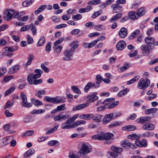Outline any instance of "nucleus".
Wrapping results in <instances>:
<instances>
[{"mask_svg":"<svg viewBox=\"0 0 158 158\" xmlns=\"http://www.w3.org/2000/svg\"><path fill=\"white\" fill-rule=\"evenodd\" d=\"M114 135L110 133H107L103 134H98L94 135L92 136L91 138L94 139L99 140L106 141L104 142V144H110L114 140L113 137Z\"/></svg>","mask_w":158,"mask_h":158,"instance_id":"f257e3e1","label":"nucleus"},{"mask_svg":"<svg viewBox=\"0 0 158 158\" xmlns=\"http://www.w3.org/2000/svg\"><path fill=\"white\" fill-rule=\"evenodd\" d=\"M79 146L80 148L78 154L81 156H84L92 151V147L88 143L80 142Z\"/></svg>","mask_w":158,"mask_h":158,"instance_id":"f03ea898","label":"nucleus"},{"mask_svg":"<svg viewBox=\"0 0 158 158\" xmlns=\"http://www.w3.org/2000/svg\"><path fill=\"white\" fill-rule=\"evenodd\" d=\"M110 149L112 152L110 153V156L114 158H123V156L121 154L123 151L122 148L113 145L111 147Z\"/></svg>","mask_w":158,"mask_h":158,"instance_id":"7ed1b4c3","label":"nucleus"},{"mask_svg":"<svg viewBox=\"0 0 158 158\" xmlns=\"http://www.w3.org/2000/svg\"><path fill=\"white\" fill-rule=\"evenodd\" d=\"M34 72L36 73V74H30L28 75L27 77L28 82L30 85L32 84L33 80L40 78L43 73V71L42 70L38 69H35Z\"/></svg>","mask_w":158,"mask_h":158,"instance_id":"20e7f679","label":"nucleus"},{"mask_svg":"<svg viewBox=\"0 0 158 158\" xmlns=\"http://www.w3.org/2000/svg\"><path fill=\"white\" fill-rule=\"evenodd\" d=\"M150 80L147 78L144 80L142 78L140 79L138 82L137 87L140 89H145L150 84Z\"/></svg>","mask_w":158,"mask_h":158,"instance_id":"39448f33","label":"nucleus"},{"mask_svg":"<svg viewBox=\"0 0 158 158\" xmlns=\"http://www.w3.org/2000/svg\"><path fill=\"white\" fill-rule=\"evenodd\" d=\"M74 53L73 51L69 49L65 50L64 52V57L63 58V60L64 61H69L72 60Z\"/></svg>","mask_w":158,"mask_h":158,"instance_id":"423d86ee","label":"nucleus"},{"mask_svg":"<svg viewBox=\"0 0 158 158\" xmlns=\"http://www.w3.org/2000/svg\"><path fill=\"white\" fill-rule=\"evenodd\" d=\"M21 97L22 98L23 102L22 106L26 108H29L31 106L32 104L27 102V98L26 95L23 93H21Z\"/></svg>","mask_w":158,"mask_h":158,"instance_id":"0eeeda50","label":"nucleus"},{"mask_svg":"<svg viewBox=\"0 0 158 158\" xmlns=\"http://www.w3.org/2000/svg\"><path fill=\"white\" fill-rule=\"evenodd\" d=\"M99 86V83L97 82H96V83H92L91 82H89L85 86L84 90L85 92H87L89 89L98 88Z\"/></svg>","mask_w":158,"mask_h":158,"instance_id":"6e6552de","label":"nucleus"},{"mask_svg":"<svg viewBox=\"0 0 158 158\" xmlns=\"http://www.w3.org/2000/svg\"><path fill=\"white\" fill-rule=\"evenodd\" d=\"M15 13V11L14 10H6L5 13L4 18L6 20H10Z\"/></svg>","mask_w":158,"mask_h":158,"instance_id":"1a4fd4ad","label":"nucleus"},{"mask_svg":"<svg viewBox=\"0 0 158 158\" xmlns=\"http://www.w3.org/2000/svg\"><path fill=\"white\" fill-rule=\"evenodd\" d=\"M97 93L94 92L88 96L85 97V99H88L87 102H93L94 100H97L98 98V97L97 96Z\"/></svg>","mask_w":158,"mask_h":158,"instance_id":"9d476101","label":"nucleus"},{"mask_svg":"<svg viewBox=\"0 0 158 158\" xmlns=\"http://www.w3.org/2000/svg\"><path fill=\"white\" fill-rule=\"evenodd\" d=\"M69 115H62L61 114H59L54 118L55 121H58L59 122L65 120L66 119H69L70 118Z\"/></svg>","mask_w":158,"mask_h":158,"instance_id":"9b49d317","label":"nucleus"},{"mask_svg":"<svg viewBox=\"0 0 158 158\" xmlns=\"http://www.w3.org/2000/svg\"><path fill=\"white\" fill-rule=\"evenodd\" d=\"M44 100L47 102H51L52 103H58L63 102L61 101V99H58L56 98H51L47 96L44 97Z\"/></svg>","mask_w":158,"mask_h":158,"instance_id":"f8f14e48","label":"nucleus"},{"mask_svg":"<svg viewBox=\"0 0 158 158\" xmlns=\"http://www.w3.org/2000/svg\"><path fill=\"white\" fill-rule=\"evenodd\" d=\"M114 116L113 113H111L106 115L103 118L102 123L104 125L108 123L113 119Z\"/></svg>","mask_w":158,"mask_h":158,"instance_id":"ddd939ff","label":"nucleus"},{"mask_svg":"<svg viewBox=\"0 0 158 158\" xmlns=\"http://www.w3.org/2000/svg\"><path fill=\"white\" fill-rule=\"evenodd\" d=\"M129 19L132 20L138 19L139 18L138 13L133 11H129L128 14Z\"/></svg>","mask_w":158,"mask_h":158,"instance_id":"4468645a","label":"nucleus"},{"mask_svg":"<svg viewBox=\"0 0 158 158\" xmlns=\"http://www.w3.org/2000/svg\"><path fill=\"white\" fill-rule=\"evenodd\" d=\"M135 143L136 145L139 147H146L147 146V141L145 139H142L141 140H136Z\"/></svg>","mask_w":158,"mask_h":158,"instance_id":"2eb2a0df","label":"nucleus"},{"mask_svg":"<svg viewBox=\"0 0 158 158\" xmlns=\"http://www.w3.org/2000/svg\"><path fill=\"white\" fill-rule=\"evenodd\" d=\"M126 45V42L124 41L121 40L117 43L116 47L118 50L121 51L125 48Z\"/></svg>","mask_w":158,"mask_h":158,"instance_id":"dca6fc26","label":"nucleus"},{"mask_svg":"<svg viewBox=\"0 0 158 158\" xmlns=\"http://www.w3.org/2000/svg\"><path fill=\"white\" fill-rule=\"evenodd\" d=\"M127 34V30L124 27L122 28L119 32V36L122 38H125Z\"/></svg>","mask_w":158,"mask_h":158,"instance_id":"f3484780","label":"nucleus"},{"mask_svg":"<svg viewBox=\"0 0 158 158\" xmlns=\"http://www.w3.org/2000/svg\"><path fill=\"white\" fill-rule=\"evenodd\" d=\"M153 48V47L152 46L146 44L142 45L140 47L141 50L147 53L148 54H149L150 50L152 49Z\"/></svg>","mask_w":158,"mask_h":158,"instance_id":"a211bd4d","label":"nucleus"},{"mask_svg":"<svg viewBox=\"0 0 158 158\" xmlns=\"http://www.w3.org/2000/svg\"><path fill=\"white\" fill-rule=\"evenodd\" d=\"M70 122L67 120L65 122L63 123L61 125V128L62 129L66 130L71 129Z\"/></svg>","mask_w":158,"mask_h":158,"instance_id":"6ab92c4d","label":"nucleus"},{"mask_svg":"<svg viewBox=\"0 0 158 158\" xmlns=\"http://www.w3.org/2000/svg\"><path fill=\"white\" fill-rule=\"evenodd\" d=\"M143 129L146 130H152L155 128L154 124L151 123H147L143 125Z\"/></svg>","mask_w":158,"mask_h":158,"instance_id":"aec40b11","label":"nucleus"},{"mask_svg":"<svg viewBox=\"0 0 158 158\" xmlns=\"http://www.w3.org/2000/svg\"><path fill=\"white\" fill-rule=\"evenodd\" d=\"M89 105V104L88 102L81 104L76 107H73V110L76 111V110H79L88 106Z\"/></svg>","mask_w":158,"mask_h":158,"instance_id":"412c9836","label":"nucleus"},{"mask_svg":"<svg viewBox=\"0 0 158 158\" xmlns=\"http://www.w3.org/2000/svg\"><path fill=\"white\" fill-rule=\"evenodd\" d=\"M157 110V109L156 108H152L147 109L146 110L145 112L146 114H152L153 116H156L157 115L156 112Z\"/></svg>","mask_w":158,"mask_h":158,"instance_id":"4be33fe9","label":"nucleus"},{"mask_svg":"<svg viewBox=\"0 0 158 158\" xmlns=\"http://www.w3.org/2000/svg\"><path fill=\"white\" fill-rule=\"evenodd\" d=\"M155 40V39L153 38L149 35L146 37L144 40L145 43L149 45L152 44Z\"/></svg>","mask_w":158,"mask_h":158,"instance_id":"5701e85b","label":"nucleus"},{"mask_svg":"<svg viewBox=\"0 0 158 158\" xmlns=\"http://www.w3.org/2000/svg\"><path fill=\"white\" fill-rule=\"evenodd\" d=\"M122 16V14L121 13L117 14L113 16L111 19H110V21L111 22H113L117 21Z\"/></svg>","mask_w":158,"mask_h":158,"instance_id":"b1692460","label":"nucleus"},{"mask_svg":"<svg viewBox=\"0 0 158 158\" xmlns=\"http://www.w3.org/2000/svg\"><path fill=\"white\" fill-rule=\"evenodd\" d=\"M140 34V31L136 30L134 31L131 35L129 36L128 39L129 40L133 39L134 38L136 37Z\"/></svg>","mask_w":158,"mask_h":158,"instance_id":"393cba45","label":"nucleus"},{"mask_svg":"<svg viewBox=\"0 0 158 158\" xmlns=\"http://www.w3.org/2000/svg\"><path fill=\"white\" fill-rule=\"evenodd\" d=\"M35 152V150L33 148H31L24 153L23 155L24 157L25 158H26L31 156L34 154Z\"/></svg>","mask_w":158,"mask_h":158,"instance_id":"a878e982","label":"nucleus"},{"mask_svg":"<svg viewBox=\"0 0 158 158\" xmlns=\"http://www.w3.org/2000/svg\"><path fill=\"white\" fill-rule=\"evenodd\" d=\"M102 117L103 115L101 114H97L94 116L93 114V116L92 118L93 120L96 122H99L101 121Z\"/></svg>","mask_w":158,"mask_h":158,"instance_id":"bb28decb","label":"nucleus"},{"mask_svg":"<svg viewBox=\"0 0 158 158\" xmlns=\"http://www.w3.org/2000/svg\"><path fill=\"white\" fill-rule=\"evenodd\" d=\"M122 130L125 131H132L135 129V127L132 125H127L123 127Z\"/></svg>","mask_w":158,"mask_h":158,"instance_id":"cd10ccee","label":"nucleus"},{"mask_svg":"<svg viewBox=\"0 0 158 158\" xmlns=\"http://www.w3.org/2000/svg\"><path fill=\"white\" fill-rule=\"evenodd\" d=\"M151 118L148 116H144L138 118L136 119V121L138 123H143L144 122L150 120Z\"/></svg>","mask_w":158,"mask_h":158,"instance_id":"c85d7f7f","label":"nucleus"},{"mask_svg":"<svg viewBox=\"0 0 158 158\" xmlns=\"http://www.w3.org/2000/svg\"><path fill=\"white\" fill-rule=\"evenodd\" d=\"M92 114H82L79 116V118L81 119L89 120L92 118Z\"/></svg>","mask_w":158,"mask_h":158,"instance_id":"c756f323","label":"nucleus"},{"mask_svg":"<svg viewBox=\"0 0 158 158\" xmlns=\"http://www.w3.org/2000/svg\"><path fill=\"white\" fill-rule=\"evenodd\" d=\"M34 58V56L32 54H29L27 58V61L25 64L26 66L30 65Z\"/></svg>","mask_w":158,"mask_h":158,"instance_id":"7c9ffc66","label":"nucleus"},{"mask_svg":"<svg viewBox=\"0 0 158 158\" xmlns=\"http://www.w3.org/2000/svg\"><path fill=\"white\" fill-rule=\"evenodd\" d=\"M19 69V66L15 65L12 67L9 70V73L10 74H12L16 72Z\"/></svg>","mask_w":158,"mask_h":158,"instance_id":"2f4dec72","label":"nucleus"},{"mask_svg":"<svg viewBox=\"0 0 158 158\" xmlns=\"http://www.w3.org/2000/svg\"><path fill=\"white\" fill-rule=\"evenodd\" d=\"M47 7V5H43L40 6L37 10L35 11V13L36 15H37L39 13L42 12Z\"/></svg>","mask_w":158,"mask_h":158,"instance_id":"473e14b6","label":"nucleus"},{"mask_svg":"<svg viewBox=\"0 0 158 158\" xmlns=\"http://www.w3.org/2000/svg\"><path fill=\"white\" fill-rule=\"evenodd\" d=\"M111 7L112 8L113 10L115 11V12H117L118 10H119L120 9L122 8L121 6H120L117 3L116 4H113L111 6Z\"/></svg>","mask_w":158,"mask_h":158,"instance_id":"72a5a7b5","label":"nucleus"},{"mask_svg":"<svg viewBox=\"0 0 158 158\" xmlns=\"http://www.w3.org/2000/svg\"><path fill=\"white\" fill-rule=\"evenodd\" d=\"M46 91L44 89H41L38 91L35 95L38 97L41 98L42 97V95H45L46 94Z\"/></svg>","mask_w":158,"mask_h":158,"instance_id":"f704fd0d","label":"nucleus"},{"mask_svg":"<svg viewBox=\"0 0 158 158\" xmlns=\"http://www.w3.org/2000/svg\"><path fill=\"white\" fill-rule=\"evenodd\" d=\"M45 42V39L44 36H42L39 40L37 46L38 47L42 46Z\"/></svg>","mask_w":158,"mask_h":158,"instance_id":"c9c22d12","label":"nucleus"},{"mask_svg":"<svg viewBox=\"0 0 158 158\" xmlns=\"http://www.w3.org/2000/svg\"><path fill=\"white\" fill-rule=\"evenodd\" d=\"M139 78V76H135L131 80L127 81V84L129 85L133 84L138 80Z\"/></svg>","mask_w":158,"mask_h":158,"instance_id":"e433bc0d","label":"nucleus"},{"mask_svg":"<svg viewBox=\"0 0 158 158\" xmlns=\"http://www.w3.org/2000/svg\"><path fill=\"white\" fill-rule=\"evenodd\" d=\"M121 146L123 147H131L132 143L128 142L127 140H124L121 142Z\"/></svg>","mask_w":158,"mask_h":158,"instance_id":"4c0bfd02","label":"nucleus"},{"mask_svg":"<svg viewBox=\"0 0 158 158\" xmlns=\"http://www.w3.org/2000/svg\"><path fill=\"white\" fill-rule=\"evenodd\" d=\"M128 89H126L121 91L118 93L117 96L119 97H121L123 95H125L128 92Z\"/></svg>","mask_w":158,"mask_h":158,"instance_id":"58836bf2","label":"nucleus"},{"mask_svg":"<svg viewBox=\"0 0 158 158\" xmlns=\"http://www.w3.org/2000/svg\"><path fill=\"white\" fill-rule=\"evenodd\" d=\"M34 0H26L23 2V5L24 7H27L30 6L33 2Z\"/></svg>","mask_w":158,"mask_h":158,"instance_id":"ea45409f","label":"nucleus"},{"mask_svg":"<svg viewBox=\"0 0 158 158\" xmlns=\"http://www.w3.org/2000/svg\"><path fill=\"white\" fill-rule=\"evenodd\" d=\"M45 112V110L44 109L35 110H33L31 112V114H41L44 113Z\"/></svg>","mask_w":158,"mask_h":158,"instance_id":"a19ab883","label":"nucleus"},{"mask_svg":"<svg viewBox=\"0 0 158 158\" xmlns=\"http://www.w3.org/2000/svg\"><path fill=\"white\" fill-rule=\"evenodd\" d=\"M115 99L114 98H108L105 99L102 102V104L104 105H108L110 104V102H114Z\"/></svg>","mask_w":158,"mask_h":158,"instance_id":"79ce46f5","label":"nucleus"},{"mask_svg":"<svg viewBox=\"0 0 158 158\" xmlns=\"http://www.w3.org/2000/svg\"><path fill=\"white\" fill-rule=\"evenodd\" d=\"M72 19L74 20H79L82 18V15L79 14H77L76 15H72Z\"/></svg>","mask_w":158,"mask_h":158,"instance_id":"37998d69","label":"nucleus"},{"mask_svg":"<svg viewBox=\"0 0 158 158\" xmlns=\"http://www.w3.org/2000/svg\"><path fill=\"white\" fill-rule=\"evenodd\" d=\"M31 101L33 102L34 101V104L36 106H41L43 105V103L39 100H35L34 98H32L31 99Z\"/></svg>","mask_w":158,"mask_h":158,"instance_id":"c03bdc74","label":"nucleus"},{"mask_svg":"<svg viewBox=\"0 0 158 158\" xmlns=\"http://www.w3.org/2000/svg\"><path fill=\"white\" fill-rule=\"evenodd\" d=\"M122 124V123L120 121L114 122L108 126L109 128H112L114 127L119 126Z\"/></svg>","mask_w":158,"mask_h":158,"instance_id":"a18cd8bd","label":"nucleus"},{"mask_svg":"<svg viewBox=\"0 0 158 158\" xmlns=\"http://www.w3.org/2000/svg\"><path fill=\"white\" fill-rule=\"evenodd\" d=\"M34 131L33 130H30L27 131L24 133L23 135L24 136H30L34 134Z\"/></svg>","mask_w":158,"mask_h":158,"instance_id":"49530a36","label":"nucleus"},{"mask_svg":"<svg viewBox=\"0 0 158 158\" xmlns=\"http://www.w3.org/2000/svg\"><path fill=\"white\" fill-rule=\"evenodd\" d=\"M137 13L139 17L142 16L145 14L144 8L143 7L140 8L138 9Z\"/></svg>","mask_w":158,"mask_h":158,"instance_id":"de8ad7c7","label":"nucleus"},{"mask_svg":"<svg viewBox=\"0 0 158 158\" xmlns=\"http://www.w3.org/2000/svg\"><path fill=\"white\" fill-rule=\"evenodd\" d=\"M101 2V0H94L88 2V3L89 5H97Z\"/></svg>","mask_w":158,"mask_h":158,"instance_id":"09e8293b","label":"nucleus"},{"mask_svg":"<svg viewBox=\"0 0 158 158\" xmlns=\"http://www.w3.org/2000/svg\"><path fill=\"white\" fill-rule=\"evenodd\" d=\"M102 13V10L95 12L91 16V18L93 19L95 18Z\"/></svg>","mask_w":158,"mask_h":158,"instance_id":"8fccbe9b","label":"nucleus"},{"mask_svg":"<svg viewBox=\"0 0 158 158\" xmlns=\"http://www.w3.org/2000/svg\"><path fill=\"white\" fill-rule=\"evenodd\" d=\"M62 49V47L61 46H60L57 47H55L54 48V52L57 54H59L61 52Z\"/></svg>","mask_w":158,"mask_h":158,"instance_id":"3c124183","label":"nucleus"},{"mask_svg":"<svg viewBox=\"0 0 158 158\" xmlns=\"http://www.w3.org/2000/svg\"><path fill=\"white\" fill-rule=\"evenodd\" d=\"M48 144L50 146H53L57 144H59V142L56 140H52L49 141Z\"/></svg>","mask_w":158,"mask_h":158,"instance_id":"603ef678","label":"nucleus"},{"mask_svg":"<svg viewBox=\"0 0 158 158\" xmlns=\"http://www.w3.org/2000/svg\"><path fill=\"white\" fill-rule=\"evenodd\" d=\"M71 88L75 93L78 94H81V91L77 86L73 85L72 86Z\"/></svg>","mask_w":158,"mask_h":158,"instance_id":"864d4df0","label":"nucleus"},{"mask_svg":"<svg viewBox=\"0 0 158 158\" xmlns=\"http://www.w3.org/2000/svg\"><path fill=\"white\" fill-rule=\"evenodd\" d=\"M59 126L57 125L51 129L46 132V135H48L52 133L54 131H56L58 128Z\"/></svg>","mask_w":158,"mask_h":158,"instance_id":"5fc2aeb1","label":"nucleus"},{"mask_svg":"<svg viewBox=\"0 0 158 158\" xmlns=\"http://www.w3.org/2000/svg\"><path fill=\"white\" fill-rule=\"evenodd\" d=\"M15 88L14 87H11L8 89L5 92V95L7 96L12 92L15 89Z\"/></svg>","mask_w":158,"mask_h":158,"instance_id":"6e6d98bb","label":"nucleus"},{"mask_svg":"<svg viewBox=\"0 0 158 158\" xmlns=\"http://www.w3.org/2000/svg\"><path fill=\"white\" fill-rule=\"evenodd\" d=\"M31 26L28 25H26L22 27L20 29L21 31H24L29 30Z\"/></svg>","mask_w":158,"mask_h":158,"instance_id":"4d7b16f0","label":"nucleus"},{"mask_svg":"<svg viewBox=\"0 0 158 158\" xmlns=\"http://www.w3.org/2000/svg\"><path fill=\"white\" fill-rule=\"evenodd\" d=\"M119 102L118 101L114 102L113 103L108 106V109H111L117 106L119 104Z\"/></svg>","mask_w":158,"mask_h":158,"instance_id":"13d9d810","label":"nucleus"},{"mask_svg":"<svg viewBox=\"0 0 158 158\" xmlns=\"http://www.w3.org/2000/svg\"><path fill=\"white\" fill-rule=\"evenodd\" d=\"M30 26H31V30L32 31L33 35H35L37 32L36 27L35 25L33 24H31Z\"/></svg>","mask_w":158,"mask_h":158,"instance_id":"bf43d9fd","label":"nucleus"},{"mask_svg":"<svg viewBox=\"0 0 158 158\" xmlns=\"http://www.w3.org/2000/svg\"><path fill=\"white\" fill-rule=\"evenodd\" d=\"M78 114H76L74 115L72 118H70V116L69 118L70 119H68L69 122H70V123H71L74 121H75L78 117Z\"/></svg>","mask_w":158,"mask_h":158,"instance_id":"052dcab7","label":"nucleus"},{"mask_svg":"<svg viewBox=\"0 0 158 158\" xmlns=\"http://www.w3.org/2000/svg\"><path fill=\"white\" fill-rule=\"evenodd\" d=\"M100 40V39L99 38L97 39V40H94L91 42L89 43V48H91L92 47H94L97 43Z\"/></svg>","mask_w":158,"mask_h":158,"instance_id":"680f3d73","label":"nucleus"},{"mask_svg":"<svg viewBox=\"0 0 158 158\" xmlns=\"http://www.w3.org/2000/svg\"><path fill=\"white\" fill-rule=\"evenodd\" d=\"M139 138V137L135 134L130 135L128 136V138L130 139H137L136 140H137Z\"/></svg>","mask_w":158,"mask_h":158,"instance_id":"e2e57ef3","label":"nucleus"},{"mask_svg":"<svg viewBox=\"0 0 158 158\" xmlns=\"http://www.w3.org/2000/svg\"><path fill=\"white\" fill-rule=\"evenodd\" d=\"M13 105V103L10 101H8L6 102L5 106H4V109L6 110L7 108H9Z\"/></svg>","mask_w":158,"mask_h":158,"instance_id":"0e129e2a","label":"nucleus"},{"mask_svg":"<svg viewBox=\"0 0 158 158\" xmlns=\"http://www.w3.org/2000/svg\"><path fill=\"white\" fill-rule=\"evenodd\" d=\"M129 67V64H125L124 65L120 68L121 70L122 71L126 70Z\"/></svg>","mask_w":158,"mask_h":158,"instance_id":"69168bd1","label":"nucleus"},{"mask_svg":"<svg viewBox=\"0 0 158 158\" xmlns=\"http://www.w3.org/2000/svg\"><path fill=\"white\" fill-rule=\"evenodd\" d=\"M42 81H43L42 79H35V80L33 81L32 84L34 85H36L41 83L42 82Z\"/></svg>","mask_w":158,"mask_h":158,"instance_id":"338daca9","label":"nucleus"},{"mask_svg":"<svg viewBox=\"0 0 158 158\" xmlns=\"http://www.w3.org/2000/svg\"><path fill=\"white\" fill-rule=\"evenodd\" d=\"M41 67L45 73H47L49 72V70L48 69L44 64H41Z\"/></svg>","mask_w":158,"mask_h":158,"instance_id":"774afa93","label":"nucleus"}]
</instances>
